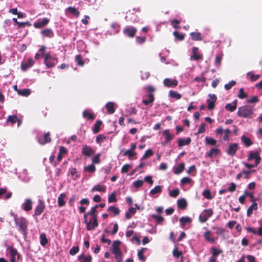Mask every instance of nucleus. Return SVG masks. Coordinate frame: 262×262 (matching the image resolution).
Masks as SVG:
<instances>
[{
	"label": "nucleus",
	"instance_id": "obj_5",
	"mask_svg": "<svg viewBox=\"0 0 262 262\" xmlns=\"http://www.w3.org/2000/svg\"><path fill=\"white\" fill-rule=\"evenodd\" d=\"M45 64L48 68H52L57 63V59L56 58L51 56L49 53L44 56Z\"/></svg>",
	"mask_w": 262,
	"mask_h": 262
},
{
	"label": "nucleus",
	"instance_id": "obj_64",
	"mask_svg": "<svg viewBox=\"0 0 262 262\" xmlns=\"http://www.w3.org/2000/svg\"><path fill=\"white\" fill-rule=\"evenodd\" d=\"M174 36H175L176 38L178 39L179 40H182L184 39V35L183 34H180L177 31H174L173 33Z\"/></svg>",
	"mask_w": 262,
	"mask_h": 262
},
{
	"label": "nucleus",
	"instance_id": "obj_3",
	"mask_svg": "<svg viewBox=\"0 0 262 262\" xmlns=\"http://www.w3.org/2000/svg\"><path fill=\"white\" fill-rule=\"evenodd\" d=\"M14 222L18 230L23 234H25L27 227V221L26 219L23 217H15Z\"/></svg>",
	"mask_w": 262,
	"mask_h": 262
},
{
	"label": "nucleus",
	"instance_id": "obj_15",
	"mask_svg": "<svg viewBox=\"0 0 262 262\" xmlns=\"http://www.w3.org/2000/svg\"><path fill=\"white\" fill-rule=\"evenodd\" d=\"M178 82L176 79L165 78L163 80V84L166 87H174L178 85Z\"/></svg>",
	"mask_w": 262,
	"mask_h": 262
},
{
	"label": "nucleus",
	"instance_id": "obj_10",
	"mask_svg": "<svg viewBox=\"0 0 262 262\" xmlns=\"http://www.w3.org/2000/svg\"><path fill=\"white\" fill-rule=\"evenodd\" d=\"M209 98L207 100V108L212 110L214 107V103L216 100V97L214 94H209Z\"/></svg>",
	"mask_w": 262,
	"mask_h": 262
},
{
	"label": "nucleus",
	"instance_id": "obj_27",
	"mask_svg": "<svg viewBox=\"0 0 262 262\" xmlns=\"http://www.w3.org/2000/svg\"><path fill=\"white\" fill-rule=\"evenodd\" d=\"M191 142V139L189 137L183 139V138H179L178 139V145L180 147L188 145Z\"/></svg>",
	"mask_w": 262,
	"mask_h": 262
},
{
	"label": "nucleus",
	"instance_id": "obj_22",
	"mask_svg": "<svg viewBox=\"0 0 262 262\" xmlns=\"http://www.w3.org/2000/svg\"><path fill=\"white\" fill-rule=\"evenodd\" d=\"M65 11H66V13H71L73 16H76L77 17H78L80 14L79 11H78L77 10V9H76L75 7H68V8H67L66 9Z\"/></svg>",
	"mask_w": 262,
	"mask_h": 262
},
{
	"label": "nucleus",
	"instance_id": "obj_36",
	"mask_svg": "<svg viewBox=\"0 0 262 262\" xmlns=\"http://www.w3.org/2000/svg\"><path fill=\"white\" fill-rule=\"evenodd\" d=\"M241 140L246 146H249L253 144L251 140L244 135L241 137Z\"/></svg>",
	"mask_w": 262,
	"mask_h": 262
},
{
	"label": "nucleus",
	"instance_id": "obj_29",
	"mask_svg": "<svg viewBox=\"0 0 262 262\" xmlns=\"http://www.w3.org/2000/svg\"><path fill=\"white\" fill-rule=\"evenodd\" d=\"M204 236L205 239L212 244L214 243L216 240V238L211 236V233L209 231H207L204 233Z\"/></svg>",
	"mask_w": 262,
	"mask_h": 262
},
{
	"label": "nucleus",
	"instance_id": "obj_26",
	"mask_svg": "<svg viewBox=\"0 0 262 262\" xmlns=\"http://www.w3.org/2000/svg\"><path fill=\"white\" fill-rule=\"evenodd\" d=\"M66 194L64 193H61L58 197V205L59 207H62L65 205Z\"/></svg>",
	"mask_w": 262,
	"mask_h": 262
},
{
	"label": "nucleus",
	"instance_id": "obj_31",
	"mask_svg": "<svg viewBox=\"0 0 262 262\" xmlns=\"http://www.w3.org/2000/svg\"><path fill=\"white\" fill-rule=\"evenodd\" d=\"M257 204L256 202H253L252 205L248 208L247 211V215L248 216H250L253 213L254 210H257Z\"/></svg>",
	"mask_w": 262,
	"mask_h": 262
},
{
	"label": "nucleus",
	"instance_id": "obj_21",
	"mask_svg": "<svg viewBox=\"0 0 262 262\" xmlns=\"http://www.w3.org/2000/svg\"><path fill=\"white\" fill-rule=\"evenodd\" d=\"M106 190V187L105 185L99 183L95 185L92 188L91 191H98V192H105Z\"/></svg>",
	"mask_w": 262,
	"mask_h": 262
},
{
	"label": "nucleus",
	"instance_id": "obj_23",
	"mask_svg": "<svg viewBox=\"0 0 262 262\" xmlns=\"http://www.w3.org/2000/svg\"><path fill=\"white\" fill-rule=\"evenodd\" d=\"M191 219L188 216H183L180 219V225L182 228H184L186 224L191 223Z\"/></svg>",
	"mask_w": 262,
	"mask_h": 262
},
{
	"label": "nucleus",
	"instance_id": "obj_13",
	"mask_svg": "<svg viewBox=\"0 0 262 262\" xmlns=\"http://www.w3.org/2000/svg\"><path fill=\"white\" fill-rule=\"evenodd\" d=\"M95 221L96 225L95 224L94 221H93L92 219V217H91L90 220L89 221H87V220H85L84 222L86 225V229L88 230H92L94 229L98 226L97 217H95Z\"/></svg>",
	"mask_w": 262,
	"mask_h": 262
},
{
	"label": "nucleus",
	"instance_id": "obj_25",
	"mask_svg": "<svg viewBox=\"0 0 262 262\" xmlns=\"http://www.w3.org/2000/svg\"><path fill=\"white\" fill-rule=\"evenodd\" d=\"M50 141L51 138L50 137V134L49 132L45 134L43 138L38 139V142L41 144H45L46 143L50 142Z\"/></svg>",
	"mask_w": 262,
	"mask_h": 262
},
{
	"label": "nucleus",
	"instance_id": "obj_57",
	"mask_svg": "<svg viewBox=\"0 0 262 262\" xmlns=\"http://www.w3.org/2000/svg\"><path fill=\"white\" fill-rule=\"evenodd\" d=\"M75 61L78 66H82L84 64V62L82 61V58L81 55H77L75 57Z\"/></svg>",
	"mask_w": 262,
	"mask_h": 262
},
{
	"label": "nucleus",
	"instance_id": "obj_1",
	"mask_svg": "<svg viewBox=\"0 0 262 262\" xmlns=\"http://www.w3.org/2000/svg\"><path fill=\"white\" fill-rule=\"evenodd\" d=\"M120 242L119 241H114L112 245L111 251L114 255L116 262H122V254L120 249Z\"/></svg>",
	"mask_w": 262,
	"mask_h": 262
},
{
	"label": "nucleus",
	"instance_id": "obj_40",
	"mask_svg": "<svg viewBox=\"0 0 262 262\" xmlns=\"http://www.w3.org/2000/svg\"><path fill=\"white\" fill-rule=\"evenodd\" d=\"M108 211L111 212L113 215H116L119 214L120 210L118 208L114 206H111L108 208Z\"/></svg>",
	"mask_w": 262,
	"mask_h": 262
},
{
	"label": "nucleus",
	"instance_id": "obj_58",
	"mask_svg": "<svg viewBox=\"0 0 262 262\" xmlns=\"http://www.w3.org/2000/svg\"><path fill=\"white\" fill-rule=\"evenodd\" d=\"M143 183H144V181L143 180H138L135 181L133 183V185L134 186V187L135 188H139L141 187V186H142V185H143Z\"/></svg>",
	"mask_w": 262,
	"mask_h": 262
},
{
	"label": "nucleus",
	"instance_id": "obj_46",
	"mask_svg": "<svg viewBox=\"0 0 262 262\" xmlns=\"http://www.w3.org/2000/svg\"><path fill=\"white\" fill-rule=\"evenodd\" d=\"M31 94L30 89H25L18 91V94L23 96H28Z\"/></svg>",
	"mask_w": 262,
	"mask_h": 262
},
{
	"label": "nucleus",
	"instance_id": "obj_43",
	"mask_svg": "<svg viewBox=\"0 0 262 262\" xmlns=\"http://www.w3.org/2000/svg\"><path fill=\"white\" fill-rule=\"evenodd\" d=\"M154 101V97L153 95L151 94H148V99H144L142 102L143 103L146 105H147L149 104L152 103V102Z\"/></svg>",
	"mask_w": 262,
	"mask_h": 262
},
{
	"label": "nucleus",
	"instance_id": "obj_2",
	"mask_svg": "<svg viewBox=\"0 0 262 262\" xmlns=\"http://www.w3.org/2000/svg\"><path fill=\"white\" fill-rule=\"evenodd\" d=\"M253 114V108L250 105L239 107L237 111L238 116L243 118H251Z\"/></svg>",
	"mask_w": 262,
	"mask_h": 262
},
{
	"label": "nucleus",
	"instance_id": "obj_32",
	"mask_svg": "<svg viewBox=\"0 0 262 262\" xmlns=\"http://www.w3.org/2000/svg\"><path fill=\"white\" fill-rule=\"evenodd\" d=\"M98 207V205H96L95 206L93 207L91 210L88 212L89 213V215L90 217H92V219L93 221H94L95 224L96 225L95 221V217H97V213H96V209Z\"/></svg>",
	"mask_w": 262,
	"mask_h": 262
},
{
	"label": "nucleus",
	"instance_id": "obj_12",
	"mask_svg": "<svg viewBox=\"0 0 262 262\" xmlns=\"http://www.w3.org/2000/svg\"><path fill=\"white\" fill-rule=\"evenodd\" d=\"M49 19L48 18L38 19L34 23L33 26L35 28H41L46 26L49 23Z\"/></svg>",
	"mask_w": 262,
	"mask_h": 262
},
{
	"label": "nucleus",
	"instance_id": "obj_19",
	"mask_svg": "<svg viewBox=\"0 0 262 262\" xmlns=\"http://www.w3.org/2000/svg\"><path fill=\"white\" fill-rule=\"evenodd\" d=\"M81 152L83 155L89 157L94 154V150L90 146L85 145L83 146Z\"/></svg>",
	"mask_w": 262,
	"mask_h": 262
},
{
	"label": "nucleus",
	"instance_id": "obj_30",
	"mask_svg": "<svg viewBox=\"0 0 262 262\" xmlns=\"http://www.w3.org/2000/svg\"><path fill=\"white\" fill-rule=\"evenodd\" d=\"M92 259V257L91 255L86 256L83 253L78 256V260L80 262H91Z\"/></svg>",
	"mask_w": 262,
	"mask_h": 262
},
{
	"label": "nucleus",
	"instance_id": "obj_11",
	"mask_svg": "<svg viewBox=\"0 0 262 262\" xmlns=\"http://www.w3.org/2000/svg\"><path fill=\"white\" fill-rule=\"evenodd\" d=\"M248 160L249 161L255 160V162L259 164L261 158L259 157V153L257 151H250L248 157Z\"/></svg>",
	"mask_w": 262,
	"mask_h": 262
},
{
	"label": "nucleus",
	"instance_id": "obj_39",
	"mask_svg": "<svg viewBox=\"0 0 262 262\" xmlns=\"http://www.w3.org/2000/svg\"><path fill=\"white\" fill-rule=\"evenodd\" d=\"M136 212V209L133 207L129 208L128 211L125 213V218L129 219L131 217L132 215L134 214Z\"/></svg>",
	"mask_w": 262,
	"mask_h": 262
},
{
	"label": "nucleus",
	"instance_id": "obj_60",
	"mask_svg": "<svg viewBox=\"0 0 262 262\" xmlns=\"http://www.w3.org/2000/svg\"><path fill=\"white\" fill-rule=\"evenodd\" d=\"M79 247L78 246L73 247L70 250V254L71 255H75L79 251Z\"/></svg>",
	"mask_w": 262,
	"mask_h": 262
},
{
	"label": "nucleus",
	"instance_id": "obj_37",
	"mask_svg": "<svg viewBox=\"0 0 262 262\" xmlns=\"http://www.w3.org/2000/svg\"><path fill=\"white\" fill-rule=\"evenodd\" d=\"M169 96L177 100H179L181 98V95L180 94L173 90L169 91Z\"/></svg>",
	"mask_w": 262,
	"mask_h": 262
},
{
	"label": "nucleus",
	"instance_id": "obj_62",
	"mask_svg": "<svg viewBox=\"0 0 262 262\" xmlns=\"http://www.w3.org/2000/svg\"><path fill=\"white\" fill-rule=\"evenodd\" d=\"M100 154H98L92 159V163L94 165V164H99L100 162Z\"/></svg>",
	"mask_w": 262,
	"mask_h": 262
},
{
	"label": "nucleus",
	"instance_id": "obj_45",
	"mask_svg": "<svg viewBox=\"0 0 262 262\" xmlns=\"http://www.w3.org/2000/svg\"><path fill=\"white\" fill-rule=\"evenodd\" d=\"M40 244L42 246H45L48 243V241L47 238L45 233H42L40 235Z\"/></svg>",
	"mask_w": 262,
	"mask_h": 262
},
{
	"label": "nucleus",
	"instance_id": "obj_44",
	"mask_svg": "<svg viewBox=\"0 0 262 262\" xmlns=\"http://www.w3.org/2000/svg\"><path fill=\"white\" fill-rule=\"evenodd\" d=\"M190 36L194 40H201L202 39L201 34L199 32H192Z\"/></svg>",
	"mask_w": 262,
	"mask_h": 262
},
{
	"label": "nucleus",
	"instance_id": "obj_52",
	"mask_svg": "<svg viewBox=\"0 0 262 262\" xmlns=\"http://www.w3.org/2000/svg\"><path fill=\"white\" fill-rule=\"evenodd\" d=\"M206 144L211 145H215L216 143V141L211 137H206L205 138Z\"/></svg>",
	"mask_w": 262,
	"mask_h": 262
},
{
	"label": "nucleus",
	"instance_id": "obj_18",
	"mask_svg": "<svg viewBox=\"0 0 262 262\" xmlns=\"http://www.w3.org/2000/svg\"><path fill=\"white\" fill-rule=\"evenodd\" d=\"M34 64V61L32 58H29L26 62H23L21 64V69L22 71H25L29 68L31 67Z\"/></svg>",
	"mask_w": 262,
	"mask_h": 262
},
{
	"label": "nucleus",
	"instance_id": "obj_7",
	"mask_svg": "<svg viewBox=\"0 0 262 262\" xmlns=\"http://www.w3.org/2000/svg\"><path fill=\"white\" fill-rule=\"evenodd\" d=\"M203 55L199 52V49L197 47H193L192 49V55L190 56V60H199L202 59Z\"/></svg>",
	"mask_w": 262,
	"mask_h": 262
},
{
	"label": "nucleus",
	"instance_id": "obj_8",
	"mask_svg": "<svg viewBox=\"0 0 262 262\" xmlns=\"http://www.w3.org/2000/svg\"><path fill=\"white\" fill-rule=\"evenodd\" d=\"M136 32L137 29L135 27L130 26H126L123 30V33L125 35L132 38L134 37Z\"/></svg>",
	"mask_w": 262,
	"mask_h": 262
},
{
	"label": "nucleus",
	"instance_id": "obj_14",
	"mask_svg": "<svg viewBox=\"0 0 262 262\" xmlns=\"http://www.w3.org/2000/svg\"><path fill=\"white\" fill-rule=\"evenodd\" d=\"M238 148V146L237 143H229L227 152L229 155L233 156L235 155Z\"/></svg>",
	"mask_w": 262,
	"mask_h": 262
},
{
	"label": "nucleus",
	"instance_id": "obj_59",
	"mask_svg": "<svg viewBox=\"0 0 262 262\" xmlns=\"http://www.w3.org/2000/svg\"><path fill=\"white\" fill-rule=\"evenodd\" d=\"M179 193L180 191L178 189L171 190L169 191V195L171 197L176 198L179 195Z\"/></svg>",
	"mask_w": 262,
	"mask_h": 262
},
{
	"label": "nucleus",
	"instance_id": "obj_24",
	"mask_svg": "<svg viewBox=\"0 0 262 262\" xmlns=\"http://www.w3.org/2000/svg\"><path fill=\"white\" fill-rule=\"evenodd\" d=\"M237 107V100H234L231 103H228L225 106V108L229 111L233 112Z\"/></svg>",
	"mask_w": 262,
	"mask_h": 262
},
{
	"label": "nucleus",
	"instance_id": "obj_6",
	"mask_svg": "<svg viewBox=\"0 0 262 262\" xmlns=\"http://www.w3.org/2000/svg\"><path fill=\"white\" fill-rule=\"evenodd\" d=\"M213 214L211 209L204 210L199 216V221L201 223H205Z\"/></svg>",
	"mask_w": 262,
	"mask_h": 262
},
{
	"label": "nucleus",
	"instance_id": "obj_47",
	"mask_svg": "<svg viewBox=\"0 0 262 262\" xmlns=\"http://www.w3.org/2000/svg\"><path fill=\"white\" fill-rule=\"evenodd\" d=\"M247 76L250 77V79L251 81H255L259 78V75H255L252 72H248Z\"/></svg>",
	"mask_w": 262,
	"mask_h": 262
},
{
	"label": "nucleus",
	"instance_id": "obj_9",
	"mask_svg": "<svg viewBox=\"0 0 262 262\" xmlns=\"http://www.w3.org/2000/svg\"><path fill=\"white\" fill-rule=\"evenodd\" d=\"M10 255V262H15L16 257L17 256V258L19 259L20 257V255L17 252L16 249L12 247H8Z\"/></svg>",
	"mask_w": 262,
	"mask_h": 262
},
{
	"label": "nucleus",
	"instance_id": "obj_55",
	"mask_svg": "<svg viewBox=\"0 0 262 262\" xmlns=\"http://www.w3.org/2000/svg\"><path fill=\"white\" fill-rule=\"evenodd\" d=\"M111 27L113 29V34H115L119 32L120 26L116 23H113L111 25Z\"/></svg>",
	"mask_w": 262,
	"mask_h": 262
},
{
	"label": "nucleus",
	"instance_id": "obj_34",
	"mask_svg": "<svg viewBox=\"0 0 262 262\" xmlns=\"http://www.w3.org/2000/svg\"><path fill=\"white\" fill-rule=\"evenodd\" d=\"M41 34L43 36L48 37H52L54 35V33H53L52 30L51 29H49V28L42 30L41 32Z\"/></svg>",
	"mask_w": 262,
	"mask_h": 262
},
{
	"label": "nucleus",
	"instance_id": "obj_42",
	"mask_svg": "<svg viewBox=\"0 0 262 262\" xmlns=\"http://www.w3.org/2000/svg\"><path fill=\"white\" fill-rule=\"evenodd\" d=\"M185 165L183 163H181L178 167H176L174 169V173L179 174L181 173L184 169Z\"/></svg>",
	"mask_w": 262,
	"mask_h": 262
},
{
	"label": "nucleus",
	"instance_id": "obj_20",
	"mask_svg": "<svg viewBox=\"0 0 262 262\" xmlns=\"http://www.w3.org/2000/svg\"><path fill=\"white\" fill-rule=\"evenodd\" d=\"M162 192V186L160 185L156 186L153 189L149 191V194L154 197L156 195H159Z\"/></svg>",
	"mask_w": 262,
	"mask_h": 262
},
{
	"label": "nucleus",
	"instance_id": "obj_38",
	"mask_svg": "<svg viewBox=\"0 0 262 262\" xmlns=\"http://www.w3.org/2000/svg\"><path fill=\"white\" fill-rule=\"evenodd\" d=\"M180 184L181 186H184L186 184L192 185V180L188 177H184L181 179Z\"/></svg>",
	"mask_w": 262,
	"mask_h": 262
},
{
	"label": "nucleus",
	"instance_id": "obj_49",
	"mask_svg": "<svg viewBox=\"0 0 262 262\" xmlns=\"http://www.w3.org/2000/svg\"><path fill=\"white\" fill-rule=\"evenodd\" d=\"M219 150L217 148H212L209 152L206 154V156L209 157H212L213 155L219 154Z\"/></svg>",
	"mask_w": 262,
	"mask_h": 262
},
{
	"label": "nucleus",
	"instance_id": "obj_33",
	"mask_svg": "<svg viewBox=\"0 0 262 262\" xmlns=\"http://www.w3.org/2000/svg\"><path fill=\"white\" fill-rule=\"evenodd\" d=\"M82 116L83 118L89 120H93L95 118V116L89 110H84Z\"/></svg>",
	"mask_w": 262,
	"mask_h": 262
},
{
	"label": "nucleus",
	"instance_id": "obj_61",
	"mask_svg": "<svg viewBox=\"0 0 262 262\" xmlns=\"http://www.w3.org/2000/svg\"><path fill=\"white\" fill-rule=\"evenodd\" d=\"M130 168H132L130 164H125L122 167L121 171L122 173H126Z\"/></svg>",
	"mask_w": 262,
	"mask_h": 262
},
{
	"label": "nucleus",
	"instance_id": "obj_17",
	"mask_svg": "<svg viewBox=\"0 0 262 262\" xmlns=\"http://www.w3.org/2000/svg\"><path fill=\"white\" fill-rule=\"evenodd\" d=\"M33 202L30 199H26L21 205V208L26 211H29L32 208Z\"/></svg>",
	"mask_w": 262,
	"mask_h": 262
},
{
	"label": "nucleus",
	"instance_id": "obj_63",
	"mask_svg": "<svg viewBox=\"0 0 262 262\" xmlns=\"http://www.w3.org/2000/svg\"><path fill=\"white\" fill-rule=\"evenodd\" d=\"M247 97V95L245 93L244 89L241 88L239 89V94L238 95V97L239 99H244L245 98H246Z\"/></svg>",
	"mask_w": 262,
	"mask_h": 262
},
{
	"label": "nucleus",
	"instance_id": "obj_28",
	"mask_svg": "<svg viewBox=\"0 0 262 262\" xmlns=\"http://www.w3.org/2000/svg\"><path fill=\"white\" fill-rule=\"evenodd\" d=\"M105 107L107 110V113L110 114H113L115 111L114 108V103L113 102H108L105 105Z\"/></svg>",
	"mask_w": 262,
	"mask_h": 262
},
{
	"label": "nucleus",
	"instance_id": "obj_35",
	"mask_svg": "<svg viewBox=\"0 0 262 262\" xmlns=\"http://www.w3.org/2000/svg\"><path fill=\"white\" fill-rule=\"evenodd\" d=\"M83 169L84 171L93 173L95 171L96 168L93 164H91L89 165L84 166Z\"/></svg>",
	"mask_w": 262,
	"mask_h": 262
},
{
	"label": "nucleus",
	"instance_id": "obj_16",
	"mask_svg": "<svg viewBox=\"0 0 262 262\" xmlns=\"http://www.w3.org/2000/svg\"><path fill=\"white\" fill-rule=\"evenodd\" d=\"M45 208V206L43 201L39 200L38 204L35 209L34 214L37 216L39 215L41 213H42Z\"/></svg>",
	"mask_w": 262,
	"mask_h": 262
},
{
	"label": "nucleus",
	"instance_id": "obj_41",
	"mask_svg": "<svg viewBox=\"0 0 262 262\" xmlns=\"http://www.w3.org/2000/svg\"><path fill=\"white\" fill-rule=\"evenodd\" d=\"M177 204L179 208L184 209L187 206V202L184 199H180L178 200Z\"/></svg>",
	"mask_w": 262,
	"mask_h": 262
},
{
	"label": "nucleus",
	"instance_id": "obj_51",
	"mask_svg": "<svg viewBox=\"0 0 262 262\" xmlns=\"http://www.w3.org/2000/svg\"><path fill=\"white\" fill-rule=\"evenodd\" d=\"M102 124V122L101 121H97L94 125V128L93 129V132L95 134L97 133L100 130V127Z\"/></svg>",
	"mask_w": 262,
	"mask_h": 262
},
{
	"label": "nucleus",
	"instance_id": "obj_53",
	"mask_svg": "<svg viewBox=\"0 0 262 262\" xmlns=\"http://www.w3.org/2000/svg\"><path fill=\"white\" fill-rule=\"evenodd\" d=\"M136 153L129 149L126 150L123 154L124 156H128L129 158H131L132 157L135 156Z\"/></svg>",
	"mask_w": 262,
	"mask_h": 262
},
{
	"label": "nucleus",
	"instance_id": "obj_50",
	"mask_svg": "<svg viewBox=\"0 0 262 262\" xmlns=\"http://www.w3.org/2000/svg\"><path fill=\"white\" fill-rule=\"evenodd\" d=\"M116 194L115 192H112L108 198V203H115L117 202Z\"/></svg>",
	"mask_w": 262,
	"mask_h": 262
},
{
	"label": "nucleus",
	"instance_id": "obj_48",
	"mask_svg": "<svg viewBox=\"0 0 262 262\" xmlns=\"http://www.w3.org/2000/svg\"><path fill=\"white\" fill-rule=\"evenodd\" d=\"M146 250V248H142L141 250H139L138 252V257L139 260L141 261L145 260V257L144 256L143 254L145 251Z\"/></svg>",
	"mask_w": 262,
	"mask_h": 262
},
{
	"label": "nucleus",
	"instance_id": "obj_4",
	"mask_svg": "<svg viewBox=\"0 0 262 262\" xmlns=\"http://www.w3.org/2000/svg\"><path fill=\"white\" fill-rule=\"evenodd\" d=\"M162 136L164 140L161 143V144L164 146L169 143L174 137V135L170 133L169 129L163 130L162 132Z\"/></svg>",
	"mask_w": 262,
	"mask_h": 262
},
{
	"label": "nucleus",
	"instance_id": "obj_56",
	"mask_svg": "<svg viewBox=\"0 0 262 262\" xmlns=\"http://www.w3.org/2000/svg\"><path fill=\"white\" fill-rule=\"evenodd\" d=\"M7 121L11 122L12 124H14L18 121V119L16 116H9L7 118Z\"/></svg>",
	"mask_w": 262,
	"mask_h": 262
},
{
	"label": "nucleus",
	"instance_id": "obj_54",
	"mask_svg": "<svg viewBox=\"0 0 262 262\" xmlns=\"http://www.w3.org/2000/svg\"><path fill=\"white\" fill-rule=\"evenodd\" d=\"M153 155V151L151 149H149L147 150L142 157V159L144 160L148 159L149 157Z\"/></svg>",
	"mask_w": 262,
	"mask_h": 262
}]
</instances>
